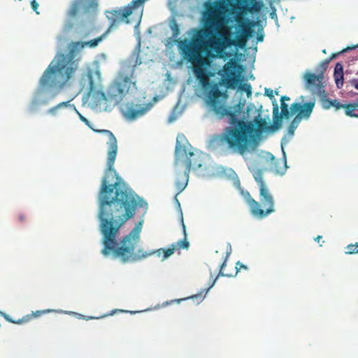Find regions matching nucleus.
Listing matches in <instances>:
<instances>
[{"instance_id": "37", "label": "nucleus", "mask_w": 358, "mask_h": 358, "mask_svg": "<svg viewBox=\"0 0 358 358\" xmlns=\"http://www.w3.org/2000/svg\"><path fill=\"white\" fill-rule=\"evenodd\" d=\"M290 99V98L289 96H282L280 99V101L281 102H285V101H289Z\"/></svg>"}, {"instance_id": "6", "label": "nucleus", "mask_w": 358, "mask_h": 358, "mask_svg": "<svg viewBox=\"0 0 358 358\" xmlns=\"http://www.w3.org/2000/svg\"><path fill=\"white\" fill-rule=\"evenodd\" d=\"M227 127L219 137V142L234 152L243 155L264 132H274L281 127V123L273 119L269 124L258 114L252 121H245L241 115L235 116L233 123Z\"/></svg>"}, {"instance_id": "34", "label": "nucleus", "mask_w": 358, "mask_h": 358, "mask_svg": "<svg viewBox=\"0 0 358 358\" xmlns=\"http://www.w3.org/2000/svg\"><path fill=\"white\" fill-rule=\"evenodd\" d=\"M50 311V310H38V311H36V313L34 314V316L37 317V316L41 315L43 313H49Z\"/></svg>"}, {"instance_id": "31", "label": "nucleus", "mask_w": 358, "mask_h": 358, "mask_svg": "<svg viewBox=\"0 0 358 358\" xmlns=\"http://www.w3.org/2000/svg\"><path fill=\"white\" fill-rule=\"evenodd\" d=\"M31 8L32 9L36 12V13H38V12L37 11V9H38V3L36 2V0H32L31 1Z\"/></svg>"}, {"instance_id": "16", "label": "nucleus", "mask_w": 358, "mask_h": 358, "mask_svg": "<svg viewBox=\"0 0 358 358\" xmlns=\"http://www.w3.org/2000/svg\"><path fill=\"white\" fill-rule=\"evenodd\" d=\"M273 119L276 120V121L279 122V123L282 124V118L288 119L290 117V114L292 113L291 110L289 111V106L287 103H285V102H281L280 114H279V108L276 101H275V103H273Z\"/></svg>"}, {"instance_id": "10", "label": "nucleus", "mask_w": 358, "mask_h": 358, "mask_svg": "<svg viewBox=\"0 0 358 358\" xmlns=\"http://www.w3.org/2000/svg\"><path fill=\"white\" fill-rule=\"evenodd\" d=\"M97 7V0H73L66 15L69 19L73 20L79 15H88L94 13Z\"/></svg>"}, {"instance_id": "27", "label": "nucleus", "mask_w": 358, "mask_h": 358, "mask_svg": "<svg viewBox=\"0 0 358 358\" xmlns=\"http://www.w3.org/2000/svg\"><path fill=\"white\" fill-rule=\"evenodd\" d=\"M335 82L336 84V86L338 88H341L343 85V73L342 74H337L336 73H334Z\"/></svg>"}, {"instance_id": "32", "label": "nucleus", "mask_w": 358, "mask_h": 358, "mask_svg": "<svg viewBox=\"0 0 358 358\" xmlns=\"http://www.w3.org/2000/svg\"><path fill=\"white\" fill-rule=\"evenodd\" d=\"M330 61H331V59H324L320 64L321 67L325 70L328 67V64H329Z\"/></svg>"}, {"instance_id": "20", "label": "nucleus", "mask_w": 358, "mask_h": 358, "mask_svg": "<svg viewBox=\"0 0 358 358\" xmlns=\"http://www.w3.org/2000/svg\"><path fill=\"white\" fill-rule=\"evenodd\" d=\"M272 163L275 165V171L278 173H283L287 169L286 160L279 161L275 159L273 156L271 157Z\"/></svg>"}, {"instance_id": "29", "label": "nucleus", "mask_w": 358, "mask_h": 358, "mask_svg": "<svg viewBox=\"0 0 358 358\" xmlns=\"http://www.w3.org/2000/svg\"><path fill=\"white\" fill-rule=\"evenodd\" d=\"M334 73L337 74H342L343 73V65L340 63H337L336 64V66L334 68Z\"/></svg>"}, {"instance_id": "38", "label": "nucleus", "mask_w": 358, "mask_h": 358, "mask_svg": "<svg viewBox=\"0 0 358 358\" xmlns=\"http://www.w3.org/2000/svg\"><path fill=\"white\" fill-rule=\"evenodd\" d=\"M18 219L20 221L22 222L24 220V217L22 214H20L18 215Z\"/></svg>"}, {"instance_id": "42", "label": "nucleus", "mask_w": 358, "mask_h": 358, "mask_svg": "<svg viewBox=\"0 0 358 358\" xmlns=\"http://www.w3.org/2000/svg\"><path fill=\"white\" fill-rule=\"evenodd\" d=\"M303 99H304V97H303V96H300V99H301L302 101H303Z\"/></svg>"}, {"instance_id": "8", "label": "nucleus", "mask_w": 358, "mask_h": 358, "mask_svg": "<svg viewBox=\"0 0 358 358\" xmlns=\"http://www.w3.org/2000/svg\"><path fill=\"white\" fill-rule=\"evenodd\" d=\"M176 156L177 159L184 158L182 163L185 166V170L189 173L191 169H197L202 166V153L193 150L183 134H179L177 136Z\"/></svg>"}, {"instance_id": "5", "label": "nucleus", "mask_w": 358, "mask_h": 358, "mask_svg": "<svg viewBox=\"0 0 358 358\" xmlns=\"http://www.w3.org/2000/svg\"><path fill=\"white\" fill-rule=\"evenodd\" d=\"M141 64L139 50H134L127 59L121 62L115 78L108 86L106 92L101 90L99 70L97 68H88L80 78V89L88 96H92L96 106L105 110H110L125 98L130 90L137 89L134 71L136 67Z\"/></svg>"}, {"instance_id": "28", "label": "nucleus", "mask_w": 358, "mask_h": 358, "mask_svg": "<svg viewBox=\"0 0 358 358\" xmlns=\"http://www.w3.org/2000/svg\"><path fill=\"white\" fill-rule=\"evenodd\" d=\"M171 27L173 31V37L176 38L179 35L180 32L178 25L176 22H173Z\"/></svg>"}, {"instance_id": "1", "label": "nucleus", "mask_w": 358, "mask_h": 358, "mask_svg": "<svg viewBox=\"0 0 358 358\" xmlns=\"http://www.w3.org/2000/svg\"><path fill=\"white\" fill-rule=\"evenodd\" d=\"M99 131L108 138L106 144L108 146L106 169L99 192L97 217L100 222L99 229L103 245L101 253L106 257L112 255L122 263H127L136 262L153 255L162 256V261H164L176 251L187 250L189 243L187 240L183 222L184 238L172 243L167 249L159 248L150 252H146L142 248L136 250L141 239V222L136 224L131 232L123 236L120 242L117 241L121 227L136 213L139 197L114 169L117 154V141L115 136L109 130Z\"/></svg>"}, {"instance_id": "43", "label": "nucleus", "mask_w": 358, "mask_h": 358, "mask_svg": "<svg viewBox=\"0 0 358 358\" xmlns=\"http://www.w3.org/2000/svg\"><path fill=\"white\" fill-rule=\"evenodd\" d=\"M217 278H218V275L216 276V278H215V280H213V282H215V280H217Z\"/></svg>"}, {"instance_id": "33", "label": "nucleus", "mask_w": 358, "mask_h": 358, "mask_svg": "<svg viewBox=\"0 0 358 358\" xmlns=\"http://www.w3.org/2000/svg\"><path fill=\"white\" fill-rule=\"evenodd\" d=\"M265 94L268 96L271 99H272L274 96H273V92L272 90L271 89H266L265 90Z\"/></svg>"}, {"instance_id": "45", "label": "nucleus", "mask_w": 358, "mask_h": 358, "mask_svg": "<svg viewBox=\"0 0 358 358\" xmlns=\"http://www.w3.org/2000/svg\"><path fill=\"white\" fill-rule=\"evenodd\" d=\"M217 278H218V275L216 276V278H215V280H213V282H215V280H217Z\"/></svg>"}, {"instance_id": "40", "label": "nucleus", "mask_w": 358, "mask_h": 358, "mask_svg": "<svg viewBox=\"0 0 358 358\" xmlns=\"http://www.w3.org/2000/svg\"><path fill=\"white\" fill-rule=\"evenodd\" d=\"M322 238V236H317L315 238V241H317V242H320V240Z\"/></svg>"}, {"instance_id": "3", "label": "nucleus", "mask_w": 358, "mask_h": 358, "mask_svg": "<svg viewBox=\"0 0 358 358\" xmlns=\"http://www.w3.org/2000/svg\"><path fill=\"white\" fill-rule=\"evenodd\" d=\"M205 8L202 27L194 29L192 37L178 41V46L182 59L192 64L199 84L207 88L212 73L207 69L209 63L206 57H222L227 48L232 45L243 48L249 38L238 33L236 38H232L220 3L207 2Z\"/></svg>"}, {"instance_id": "9", "label": "nucleus", "mask_w": 358, "mask_h": 358, "mask_svg": "<svg viewBox=\"0 0 358 358\" xmlns=\"http://www.w3.org/2000/svg\"><path fill=\"white\" fill-rule=\"evenodd\" d=\"M224 94L217 87H214L210 92V106L219 119L226 117L229 124L233 123L235 120V116L241 115L242 107L240 103L233 106H226L224 103L220 100V98Z\"/></svg>"}, {"instance_id": "25", "label": "nucleus", "mask_w": 358, "mask_h": 358, "mask_svg": "<svg viewBox=\"0 0 358 358\" xmlns=\"http://www.w3.org/2000/svg\"><path fill=\"white\" fill-rule=\"evenodd\" d=\"M239 89L241 91H244L246 92L248 96H251L252 94V87L250 84L248 83H241L239 85Z\"/></svg>"}, {"instance_id": "22", "label": "nucleus", "mask_w": 358, "mask_h": 358, "mask_svg": "<svg viewBox=\"0 0 358 358\" xmlns=\"http://www.w3.org/2000/svg\"><path fill=\"white\" fill-rule=\"evenodd\" d=\"M69 106V101H64L58 103L57 106L50 108L48 110V113L51 115H55L57 110L64 107H67Z\"/></svg>"}, {"instance_id": "39", "label": "nucleus", "mask_w": 358, "mask_h": 358, "mask_svg": "<svg viewBox=\"0 0 358 358\" xmlns=\"http://www.w3.org/2000/svg\"><path fill=\"white\" fill-rule=\"evenodd\" d=\"M338 54H339V53L332 54V55H331V57H330L329 59H331H331H333L336 58Z\"/></svg>"}, {"instance_id": "26", "label": "nucleus", "mask_w": 358, "mask_h": 358, "mask_svg": "<svg viewBox=\"0 0 358 358\" xmlns=\"http://www.w3.org/2000/svg\"><path fill=\"white\" fill-rule=\"evenodd\" d=\"M225 266H226V259L224 260V262L220 266V271H219V273H218V276H220V275L221 276H226V277H232V276H234L233 273H229L225 272V271H224Z\"/></svg>"}, {"instance_id": "4", "label": "nucleus", "mask_w": 358, "mask_h": 358, "mask_svg": "<svg viewBox=\"0 0 358 358\" xmlns=\"http://www.w3.org/2000/svg\"><path fill=\"white\" fill-rule=\"evenodd\" d=\"M145 0H132L122 9L106 10V17L109 21L107 31L102 36L94 39L83 42L76 41L70 43L68 54H57L44 71L39 80V88L45 90L49 88L62 90L73 78L78 69V62L75 59L76 52L86 46L95 48L102 41L106 34L115 29L121 22L128 24V17L133 10L141 6Z\"/></svg>"}, {"instance_id": "36", "label": "nucleus", "mask_w": 358, "mask_h": 358, "mask_svg": "<svg viewBox=\"0 0 358 358\" xmlns=\"http://www.w3.org/2000/svg\"><path fill=\"white\" fill-rule=\"evenodd\" d=\"M352 85L358 90V79H354L351 80Z\"/></svg>"}, {"instance_id": "12", "label": "nucleus", "mask_w": 358, "mask_h": 358, "mask_svg": "<svg viewBox=\"0 0 358 358\" xmlns=\"http://www.w3.org/2000/svg\"><path fill=\"white\" fill-rule=\"evenodd\" d=\"M153 106L151 102L136 103L133 102L127 103L122 107V111L124 117L130 120L136 119L145 115Z\"/></svg>"}, {"instance_id": "15", "label": "nucleus", "mask_w": 358, "mask_h": 358, "mask_svg": "<svg viewBox=\"0 0 358 358\" xmlns=\"http://www.w3.org/2000/svg\"><path fill=\"white\" fill-rule=\"evenodd\" d=\"M235 21L239 29V34L248 38L252 36L254 33L253 28L257 24L256 22L250 20L241 14L236 15Z\"/></svg>"}, {"instance_id": "19", "label": "nucleus", "mask_w": 358, "mask_h": 358, "mask_svg": "<svg viewBox=\"0 0 358 358\" xmlns=\"http://www.w3.org/2000/svg\"><path fill=\"white\" fill-rule=\"evenodd\" d=\"M345 113L350 117H358V101L345 104Z\"/></svg>"}, {"instance_id": "18", "label": "nucleus", "mask_w": 358, "mask_h": 358, "mask_svg": "<svg viewBox=\"0 0 358 358\" xmlns=\"http://www.w3.org/2000/svg\"><path fill=\"white\" fill-rule=\"evenodd\" d=\"M189 172L184 171L182 173H178L176 181V188L178 194L182 192L186 187L189 180Z\"/></svg>"}, {"instance_id": "7", "label": "nucleus", "mask_w": 358, "mask_h": 358, "mask_svg": "<svg viewBox=\"0 0 358 358\" xmlns=\"http://www.w3.org/2000/svg\"><path fill=\"white\" fill-rule=\"evenodd\" d=\"M252 176L259 189L260 203L252 199L249 201L251 213L258 218H264L274 212V199L263 179V170L254 169Z\"/></svg>"}, {"instance_id": "30", "label": "nucleus", "mask_w": 358, "mask_h": 358, "mask_svg": "<svg viewBox=\"0 0 358 358\" xmlns=\"http://www.w3.org/2000/svg\"><path fill=\"white\" fill-rule=\"evenodd\" d=\"M241 268H244V269H247L248 267L246 266H245L243 263L240 262H238L236 263V266L235 267V269H236V271H235V275L237 274V273L238 272V271L241 269Z\"/></svg>"}, {"instance_id": "17", "label": "nucleus", "mask_w": 358, "mask_h": 358, "mask_svg": "<svg viewBox=\"0 0 358 358\" xmlns=\"http://www.w3.org/2000/svg\"><path fill=\"white\" fill-rule=\"evenodd\" d=\"M320 98V101L322 103V106L324 109H329L331 107H334L336 110L345 108V104L339 103L336 99H329L327 98V94L325 93V90H324V93L322 94H318Z\"/></svg>"}, {"instance_id": "35", "label": "nucleus", "mask_w": 358, "mask_h": 358, "mask_svg": "<svg viewBox=\"0 0 358 358\" xmlns=\"http://www.w3.org/2000/svg\"><path fill=\"white\" fill-rule=\"evenodd\" d=\"M264 34L262 33L258 34L257 36V40L258 42H262L264 40Z\"/></svg>"}, {"instance_id": "11", "label": "nucleus", "mask_w": 358, "mask_h": 358, "mask_svg": "<svg viewBox=\"0 0 358 358\" xmlns=\"http://www.w3.org/2000/svg\"><path fill=\"white\" fill-rule=\"evenodd\" d=\"M241 69L242 66L233 59H230L224 65L223 71L226 77L222 80L227 88H236L241 81L239 71Z\"/></svg>"}, {"instance_id": "44", "label": "nucleus", "mask_w": 358, "mask_h": 358, "mask_svg": "<svg viewBox=\"0 0 358 358\" xmlns=\"http://www.w3.org/2000/svg\"><path fill=\"white\" fill-rule=\"evenodd\" d=\"M217 278H218V275L216 276V278H215V280H213V282H215V280H217Z\"/></svg>"}, {"instance_id": "23", "label": "nucleus", "mask_w": 358, "mask_h": 358, "mask_svg": "<svg viewBox=\"0 0 358 358\" xmlns=\"http://www.w3.org/2000/svg\"><path fill=\"white\" fill-rule=\"evenodd\" d=\"M301 122V120L299 118H296V117H294L293 120L291 122V123L289 125L288 127V131L289 134H293L295 129L297 128L299 122Z\"/></svg>"}, {"instance_id": "14", "label": "nucleus", "mask_w": 358, "mask_h": 358, "mask_svg": "<svg viewBox=\"0 0 358 358\" xmlns=\"http://www.w3.org/2000/svg\"><path fill=\"white\" fill-rule=\"evenodd\" d=\"M315 100L301 104V103H293L290 106V110L292 114H296L295 117L300 119L303 118L308 119L314 108Z\"/></svg>"}, {"instance_id": "13", "label": "nucleus", "mask_w": 358, "mask_h": 358, "mask_svg": "<svg viewBox=\"0 0 358 358\" xmlns=\"http://www.w3.org/2000/svg\"><path fill=\"white\" fill-rule=\"evenodd\" d=\"M305 88L310 90L313 94H322L324 90L323 85L324 76L322 73L315 75L310 71H306L303 75Z\"/></svg>"}, {"instance_id": "41", "label": "nucleus", "mask_w": 358, "mask_h": 358, "mask_svg": "<svg viewBox=\"0 0 358 358\" xmlns=\"http://www.w3.org/2000/svg\"><path fill=\"white\" fill-rule=\"evenodd\" d=\"M198 296H199L201 299L203 298V296H202V294H199V295L193 296H192V298H194V297H195V298H197Z\"/></svg>"}, {"instance_id": "21", "label": "nucleus", "mask_w": 358, "mask_h": 358, "mask_svg": "<svg viewBox=\"0 0 358 358\" xmlns=\"http://www.w3.org/2000/svg\"><path fill=\"white\" fill-rule=\"evenodd\" d=\"M2 315H3V317L6 319V321H8V322H10L11 323H13V324H22V323H24V322H27L31 318V317L29 315H27L25 317H23L22 319H19L17 320H13L6 313H2Z\"/></svg>"}, {"instance_id": "24", "label": "nucleus", "mask_w": 358, "mask_h": 358, "mask_svg": "<svg viewBox=\"0 0 358 358\" xmlns=\"http://www.w3.org/2000/svg\"><path fill=\"white\" fill-rule=\"evenodd\" d=\"M346 250L345 253L348 255L358 253V243L348 245L346 247Z\"/></svg>"}, {"instance_id": "46", "label": "nucleus", "mask_w": 358, "mask_h": 358, "mask_svg": "<svg viewBox=\"0 0 358 358\" xmlns=\"http://www.w3.org/2000/svg\"><path fill=\"white\" fill-rule=\"evenodd\" d=\"M117 310H115L113 311V313H115V312H117Z\"/></svg>"}, {"instance_id": "2", "label": "nucleus", "mask_w": 358, "mask_h": 358, "mask_svg": "<svg viewBox=\"0 0 358 358\" xmlns=\"http://www.w3.org/2000/svg\"><path fill=\"white\" fill-rule=\"evenodd\" d=\"M99 131L108 138L106 144L108 146L106 169L99 192L97 217L100 222L99 229L103 245L101 253L106 257L112 255L122 263H127L136 262L153 255L162 256V261H164L176 251L187 250L189 243L187 240L183 222L184 238L172 243L167 249L159 248L150 252H146L142 248L136 250L141 239V222L136 224L131 232L123 236L120 242L117 241L121 227L136 213L139 197L114 169L117 154V141L115 136L109 130Z\"/></svg>"}, {"instance_id": "47", "label": "nucleus", "mask_w": 358, "mask_h": 358, "mask_svg": "<svg viewBox=\"0 0 358 358\" xmlns=\"http://www.w3.org/2000/svg\"><path fill=\"white\" fill-rule=\"evenodd\" d=\"M357 47H358V45H357Z\"/></svg>"}]
</instances>
